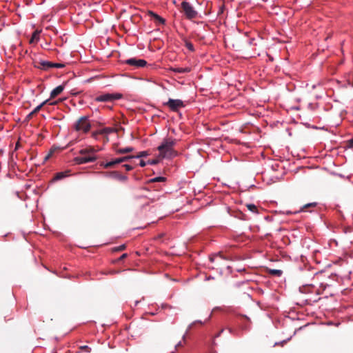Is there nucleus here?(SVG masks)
Wrapping results in <instances>:
<instances>
[{"mask_svg":"<svg viewBox=\"0 0 353 353\" xmlns=\"http://www.w3.org/2000/svg\"><path fill=\"white\" fill-rule=\"evenodd\" d=\"M163 105L168 106L170 110L173 112H177L181 108L185 106L183 101L172 99H170L166 103H164Z\"/></svg>","mask_w":353,"mask_h":353,"instance_id":"obj_6","label":"nucleus"},{"mask_svg":"<svg viewBox=\"0 0 353 353\" xmlns=\"http://www.w3.org/2000/svg\"><path fill=\"white\" fill-rule=\"evenodd\" d=\"M165 181V178L163 176H158L150 180L151 182H163Z\"/></svg>","mask_w":353,"mask_h":353,"instance_id":"obj_23","label":"nucleus"},{"mask_svg":"<svg viewBox=\"0 0 353 353\" xmlns=\"http://www.w3.org/2000/svg\"><path fill=\"white\" fill-rule=\"evenodd\" d=\"M139 165L141 167H145L146 165V163L143 160H141Z\"/></svg>","mask_w":353,"mask_h":353,"instance_id":"obj_37","label":"nucleus"},{"mask_svg":"<svg viewBox=\"0 0 353 353\" xmlns=\"http://www.w3.org/2000/svg\"><path fill=\"white\" fill-rule=\"evenodd\" d=\"M19 146H20L19 143H17L16 146H15V150H17L19 148Z\"/></svg>","mask_w":353,"mask_h":353,"instance_id":"obj_40","label":"nucleus"},{"mask_svg":"<svg viewBox=\"0 0 353 353\" xmlns=\"http://www.w3.org/2000/svg\"><path fill=\"white\" fill-rule=\"evenodd\" d=\"M183 341H185V335H183Z\"/></svg>","mask_w":353,"mask_h":353,"instance_id":"obj_45","label":"nucleus"},{"mask_svg":"<svg viewBox=\"0 0 353 353\" xmlns=\"http://www.w3.org/2000/svg\"><path fill=\"white\" fill-rule=\"evenodd\" d=\"M185 46L188 48V50H190L192 52L194 51L193 44L191 42H190L187 40H185Z\"/></svg>","mask_w":353,"mask_h":353,"instance_id":"obj_22","label":"nucleus"},{"mask_svg":"<svg viewBox=\"0 0 353 353\" xmlns=\"http://www.w3.org/2000/svg\"><path fill=\"white\" fill-rule=\"evenodd\" d=\"M223 332V330H221L217 334H216V337L219 336L220 334Z\"/></svg>","mask_w":353,"mask_h":353,"instance_id":"obj_41","label":"nucleus"},{"mask_svg":"<svg viewBox=\"0 0 353 353\" xmlns=\"http://www.w3.org/2000/svg\"><path fill=\"white\" fill-rule=\"evenodd\" d=\"M79 349L81 350V351H85L88 353L90 352L91 351V348L90 347H88V345H82V346H80L79 347Z\"/></svg>","mask_w":353,"mask_h":353,"instance_id":"obj_24","label":"nucleus"},{"mask_svg":"<svg viewBox=\"0 0 353 353\" xmlns=\"http://www.w3.org/2000/svg\"><path fill=\"white\" fill-rule=\"evenodd\" d=\"M246 207L250 211H251L254 213H258L257 207L254 204H252V203L246 204Z\"/></svg>","mask_w":353,"mask_h":353,"instance_id":"obj_18","label":"nucleus"},{"mask_svg":"<svg viewBox=\"0 0 353 353\" xmlns=\"http://www.w3.org/2000/svg\"><path fill=\"white\" fill-rule=\"evenodd\" d=\"M122 94L119 93H102L97 95L94 101L96 102H112L122 98Z\"/></svg>","mask_w":353,"mask_h":353,"instance_id":"obj_3","label":"nucleus"},{"mask_svg":"<svg viewBox=\"0 0 353 353\" xmlns=\"http://www.w3.org/2000/svg\"><path fill=\"white\" fill-rule=\"evenodd\" d=\"M176 141L174 139H165L162 143L157 148L159 151V157L164 159H171L177 156L178 153L174 150Z\"/></svg>","mask_w":353,"mask_h":353,"instance_id":"obj_1","label":"nucleus"},{"mask_svg":"<svg viewBox=\"0 0 353 353\" xmlns=\"http://www.w3.org/2000/svg\"><path fill=\"white\" fill-rule=\"evenodd\" d=\"M114 132H116V130L112 128H104L99 130L101 134H108Z\"/></svg>","mask_w":353,"mask_h":353,"instance_id":"obj_16","label":"nucleus"},{"mask_svg":"<svg viewBox=\"0 0 353 353\" xmlns=\"http://www.w3.org/2000/svg\"><path fill=\"white\" fill-rule=\"evenodd\" d=\"M270 273L274 276H280L283 272L281 270H270Z\"/></svg>","mask_w":353,"mask_h":353,"instance_id":"obj_21","label":"nucleus"},{"mask_svg":"<svg viewBox=\"0 0 353 353\" xmlns=\"http://www.w3.org/2000/svg\"><path fill=\"white\" fill-rule=\"evenodd\" d=\"M75 130L87 133L91 128V124L87 117H80L74 124Z\"/></svg>","mask_w":353,"mask_h":353,"instance_id":"obj_4","label":"nucleus"},{"mask_svg":"<svg viewBox=\"0 0 353 353\" xmlns=\"http://www.w3.org/2000/svg\"><path fill=\"white\" fill-rule=\"evenodd\" d=\"M118 28L119 30L123 31L124 32H127L128 31L123 23H118Z\"/></svg>","mask_w":353,"mask_h":353,"instance_id":"obj_26","label":"nucleus"},{"mask_svg":"<svg viewBox=\"0 0 353 353\" xmlns=\"http://www.w3.org/2000/svg\"><path fill=\"white\" fill-rule=\"evenodd\" d=\"M174 71L179 73H186L189 72L190 69L189 68H176L174 69Z\"/></svg>","mask_w":353,"mask_h":353,"instance_id":"obj_19","label":"nucleus"},{"mask_svg":"<svg viewBox=\"0 0 353 353\" xmlns=\"http://www.w3.org/2000/svg\"><path fill=\"white\" fill-rule=\"evenodd\" d=\"M347 145L349 148H353V138L347 141Z\"/></svg>","mask_w":353,"mask_h":353,"instance_id":"obj_31","label":"nucleus"},{"mask_svg":"<svg viewBox=\"0 0 353 353\" xmlns=\"http://www.w3.org/2000/svg\"><path fill=\"white\" fill-rule=\"evenodd\" d=\"M111 30H114L118 35H119V33L118 32L117 27L115 25H112L111 26Z\"/></svg>","mask_w":353,"mask_h":353,"instance_id":"obj_33","label":"nucleus"},{"mask_svg":"<svg viewBox=\"0 0 353 353\" xmlns=\"http://www.w3.org/2000/svg\"><path fill=\"white\" fill-rule=\"evenodd\" d=\"M64 89V86L61 85L55 88L54 90H52L50 93V98H54L59 94H60Z\"/></svg>","mask_w":353,"mask_h":353,"instance_id":"obj_11","label":"nucleus"},{"mask_svg":"<svg viewBox=\"0 0 353 353\" xmlns=\"http://www.w3.org/2000/svg\"><path fill=\"white\" fill-rule=\"evenodd\" d=\"M210 259L212 262H213L214 261V257H210Z\"/></svg>","mask_w":353,"mask_h":353,"instance_id":"obj_43","label":"nucleus"},{"mask_svg":"<svg viewBox=\"0 0 353 353\" xmlns=\"http://www.w3.org/2000/svg\"><path fill=\"white\" fill-rule=\"evenodd\" d=\"M158 163H159V160L158 159L149 160L148 161V163H149L150 165H156Z\"/></svg>","mask_w":353,"mask_h":353,"instance_id":"obj_30","label":"nucleus"},{"mask_svg":"<svg viewBox=\"0 0 353 353\" xmlns=\"http://www.w3.org/2000/svg\"><path fill=\"white\" fill-rule=\"evenodd\" d=\"M223 332V330H221L217 334H216V337L219 336L220 334Z\"/></svg>","mask_w":353,"mask_h":353,"instance_id":"obj_42","label":"nucleus"},{"mask_svg":"<svg viewBox=\"0 0 353 353\" xmlns=\"http://www.w3.org/2000/svg\"><path fill=\"white\" fill-rule=\"evenodd\" d=\"M128 256V254L126 253L125 254H123L119 258V261H122L123 259H125L126 257Z\"/></svg>","mask_w":353,"mask_h":353,"instance_id":"obj_34","label":"nucleus"},{"mask_svg":"<svg viewBox=\"0 0 353 353\" xmlns=\"http://www.w3.org/2000/svg\"><path fill=\"white\" fill-rule=\"evenodd\" d=\"M57 103H58V101H55L49 103V104L52 105H57Z\"/></svg>","mask_w":353,"mask_h":353,"instance_id":"obj_39","label":"nucleus"},{"mask_svg":"<svg viewBox=\"0 0 353 353\" xmlns=\"http://www.w3.org/2000/svg\"><path fill=\"white\" fill-rule=\"evenodd\" d=\"M69 172H70L69 170L65 171V172H57L55 174L53 179L55 181L61 180V179L69 176Z\"/></svg>","mask_w":353,"mask_h":353,"instance_id":"obj_14","label":"nucleus"},{"mask_svg":"<svg viewBox=\"0 0 353 353\" xmlns=\"http://www.w3.org/2000/svg\"><path fill=\"white\" fill-rule=\"evenodd\" d=\"M125 248H126L125 245L123 244L119 247L114 248L113 250H114V251L119 252V251H122V250H125Z\"/></svg>","mask_w":353,"mask_h":353,"instance_id":"obj_27","label":"nucleus"},{"mask_svg":"<svg viewBox=\"0 0 353 353\" xmlns=\"http://www.w3.org/2000/svg\"><path fill=\"white\" fill-rule=\"evenodd\" d=\"M34 65L37 68L48 70L52 68V62L44 60H37L34 61Z\"/></svg>","mask_w":353,"mask_h":353,"instance_id":"obj_8","label":"nucleus"},{"mask_svg":"<svg viewBox=\"0 0 353 353\" xmlns=\"http://www.w3.org/2000/svg\"><path fill=\"white\" fill-rule=\"evenodd\" d=\"M133 157H132V156H127V157H122V159H123V161L125 162V161H128V159H132Z\"/></svg>","mask_w":353,"mask_h":353,"instance_id":"obj_35","label":"nucleus"},{"mask_svg":"<svg viewBox=\"0 0 353 353\" xmlns=\"http://www.w3.org/2000/svg\"><path fill=\"white\" fill-rule=\"evenodd\" d=\"M50 154H48L46 157V159H48L49 157H50Z\"/></svg>","mask_w":353,"mask_h":353,"instance_id":"obj_46","label":"nucleus"},{"mask_svg":"<svg viewBox=\"0 0 353 353\" xmlns=\"http://www.w3.org/2000/svg\"><path fill=\"white\" fill-rule=\"evenodd\" d=\"M108 176L110 178L121 181H126L128 180V177L125 175H122L117 171H113L108 173Z\"/></svg>","mask_w":353,"mask_h":353,"instance_id":"obj_10","label":"nucleus"},{"mask_svg":"<svg viewBox=\"0 0 353 353\" xmlns=\"http://www.w3.org/2000/svg\"><path fill=\"white\" fill-rule=\"evenodd\" d=\"M182 345H183L182 343H181V341H180V342H179V343L176 345V346H175V350H176V349H177L178 347H181Z\"/></svg>","mask_w":353,"mask_h":353,"instance_id":"obj_38","label":"nucleus"},{"mask_svg":"<svg viewBox=\"0 0 353 353\" xmlns=\"http://www.w3.org/2000/svg\"><path fill=\"white\" fill-rule=\"evenodd\" d=\"M34 114H32V112L30 113H29L27 117H26V119L27 120H30L32 118V117L34 116Z\"/></svg>","mask_w":353,"mask_h":353,"instance_id":"obj_36","label":"nucleus"},{"mask_svg":"<svg viewBox=\"0 0 353 353\" xmlns=\"http://www.w3.org/2000/svg\"><path fill=\"white\" fill-rule=\"evenodd\" d=\"M49 102V99H47L46 101H44L43 103H41L40 105H39L38 106H37L32 111V114H36L37 113H38L40 110L42 108V107L48 103Z\"/></svg>","mask_w":353,"mask_h":353,"instance_id":"obj_15","label":"nucleus"},{"mask_svg":"<svg viewBox=\"0 0 353 353\" xmlns=\"http://www.w3.org/2000/svg\"><path fill=\"white\" fill-rule=\"evenodd\" d=\"M65 67L64 63H52V68H61Z\"/></svg>","mask_w":353,"mask_h":353,"instance_id":"obj_25","label":"nucleus"},{"mask_svg":"<svg viewBox=\"0 0 353 353\" xmlns=\"http://www.w3.org/2000/svg\"><path fill=\"white\" fill-rule=\"evenodd\" d=\"M123 161L122 157L117 158L113 161L106 163L105 164L103 165V167L105 168H108L113 167L115 165L123 163Z\"/></svg>","mask_w":353,"mask_h":353,"instance_id":"obj_12","label":"nucleus"},{"mask_svg":"<svg viewBox=\"0 0 353 353\" xmlns=\"http://www.w3.org/2000/svg\"><path fill=\"white\" fill-rule=\"evenodd\" d=\"M147 155H148V152L143 151V152H139V154L137 156V157L140 158V157H145Z\"/></svg>","mask_w":353,"mask_h":353,"instance_id":"obj_28","label":"nucleus"},{"mask_svg":"<svg viewBox=\"0 0 353 353\" xmlns=\"http://www.w3.org/2000/svg\"><path fill=\"white\" fill-rule=\"evenodd\" d=\"M123 167L125 168V170L127 171H130V170H132V168H133L131 165H130L128 164L123 165Z\"/></svg>","mask_w":353,"mask_h":353,"instance_id":"obj_32","label":"nucleus"},{"mask_svg":"<svg viewBox=\"0 0 353 353\" xmlns=\"http://www.w3.org/2000/svg\"><path fill=\"white\" fill-rule=\"evenodd\" d=\"M133 150L134 149L132 147H127L125 148L118 149V150H117L116 152L118 154H125V153H129V152H132Z\"/></svg>","mask_w":353,"mask_h":353,"instance_id":"obj_17","label":"nucleus"},{"mask_svg":"<svg viewBox=\"0 0 353 353\" xmlns=\"http://www.w3.org/2000/svg\"><path fill=\"white\" fill-rule=\"evenodd\" d=\"M181 8L188 19H192L196 18L197 12L194 9L190 3L183 1L181 3Z\"/></svg>","mask_w":353,"mask_h":353,"instance_id":"obj_5","label":"nucleus"},{"mask_svg":"<svg viewBox=\"0 0 353 353\" xmlns=\"http://www.w3.org/2000/svg\"><path fill=\"white\" fill-rule=\"evenodd\" d=\"M145 18L147 20L154 21L155 22H160V23L165 22L164 19H163L159 15H158L157 14L154 13L152 11H148L145 14Z\"/></svg>","mask_w":353,"mask_h":353,"instance_id":"obj_9","label":"nucleus"},{"mask_svg":"<svg viewBox=\"0 0 353 353\" xmlns=\"http://www.w3.org/2000/svg\"><path fill=\"white\" fill-rule=\"evenodd\" d=\"M150 201V202L152 203V202L155 201V199H151Z\"/></svg>","mask_w":353,"mask_h":353,"instance_id":"obj_44","label":"nucleus"},{"mask_svg":"<svg viewBox=\"0 0 353 353\" xmlns=\"http://www.w3.org/2000/svg\"><path fill=\"white\" fill-rule=\"evenodd\" d=\"M97 150L92 146H88L79 150L80 156L76 157L74 159L77 164H84L94 162L97 160L95 152Z\"/></svg>","mask_w":353,"mask_h":353,"instance_id":"obj_2","label":"nucleus"},{"mask_svg":"<svg viewBox=\"0 0 353 353\" xmlns=\"http://www.w3.org/2000/svg\"><path fill=\"white\" fill-rule=\"evenodd\" d=\"M99 134H101L99 132V130H97V131L93 132L92 133V137L94 139H97Z\"/></svg>","mask_w":353,"mask_h":353,"instance_id":"obj_29","label":"nucleus"},{"mask_svg":"<svg viewBox=\"0 0 353 353\" xmlns=\"http://www.w3.org/2000/svg\"><path fill=\"white\" fill-rule=\"evenodd\" d=\"M316 205V203H310L304 205L301 209V211H307V209L312 207H315Z\"/></svg>","mask_w":353,"mask_h":353,"instance_id":"obj_20","label":"nucleus"},{"mask_svg":"<svg viewBox=\"0 0 353 353\" xmlns=\"http://www.w3.org/2000/svg\"><path fill=\"white\" fill-rule=\"evenodd\" d=\"M123 63L135 68H143L147 65V61L144 59H137L135 57L128 59L124 61Z\"/></svg>","mask_w":353,"mask_h":353,"instance_id":"obj_7","label":"nucleus"},{"mask_svg":"<svg viewBox=\"0 0 353 353\" xmlns=\"http://www.w3.org/2000/svg\"><path fill=\"white\" fill-rule=\"evenodd\" d=\"M41 32V30H36L32 35V37L30 40V43H34L39 41V34Z\"/></svg>","mask_w":353,"mask_h":353,"instance_id":"obj_13","label":"nucleus"}]
</instances>
